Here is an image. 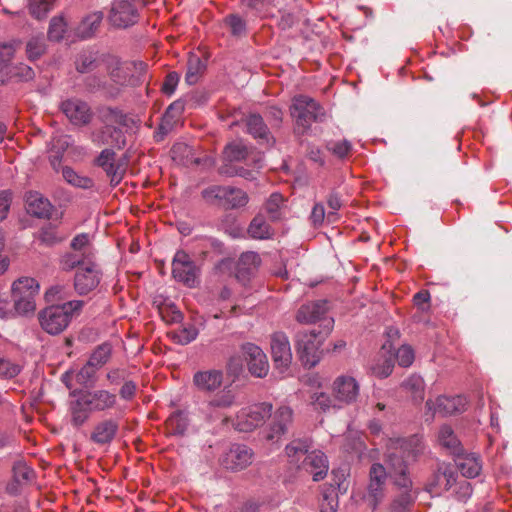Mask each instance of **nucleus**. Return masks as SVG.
<instances>
[{
	"instance_id": "473e14b6",
	"label": "nucleus",
	"mask_w": 512,
	"mask_h": 512,
	"mask_svg": "<svg viewBox=\"0 0 512 512\" xmlns=\"http://www.w3.org/2000/svg\"><path fill=\"white\" fill-rule=\"evenodd\" d=\"M103 20L101 12H93L87 15L79 24L77 34L85 39L94 35Z\"/></svg>"
},
{
	"instance_id": "c03bdc74",
	"label": "nucleus",
	"mask_w": 512,
	"mask_h": 512,
	"mask_svg": "<svg viewBox=\"0 0 512 512\" xmlns=\"http://www.w3.org/2000/svg\"><path fill=\"white\" fill-rule=\"evenodd\" d=\"M284 203V198L279 193H273L265 203V211L267 212L270 220L276 221L281 218V207Z\"/></svg>"
},
{
	"instance_id": "6ab92c4d",
	"label": "nucleus",
	"mask_w": 512,
	"mask_h": 512,
	"mask_svg": "<svg viewBox=\"0 0 512 512\" xmlns=\"http://www.w3.org/2000/svg\"><path fill=\"white\" fill-rule=\"evenodd\" d=\"M242 353L247 361L249 372L256 377H265L269 371L266 354L262 349L252 343L242 346Z\"/></svg>"
},
{
	"instance_id": "13d9d810",
	"label": "nucleus",
	"mask_w": 512,
	"mask_h": 512,
	"mask_svg": "<svg viewBox=\"0 0 512 512\" xmlns=\"http://www.w3.org/2000/svg\"><path fill=\"white\" fill-rule=\"evenodd\" d=\"M98 370V368L90 366V363L87 361V363L77 373L78 382L81 384L93 382Z\"/></svg>"
},
{
	"instance_id": "a211bd4d",
	"label": "nucleus",
	"mask_w": 512,
	"mask_h": 512,
	"mask_svg": "<svg viewBox=\"0 0 512 512\" xmlns=\"http://www.w3.org/2000/svg\"><path fill=\"white\" fill-rule=\"evenodd\" d=\"M81 395L92 413L113 410L118 405L117 395L106 389L87 390Z\"/></svg>"
},
{
	"instance_id": "f03ea898",
	"label": "nucleus",
	"mask_w": 512,
	"mask_h": 512,
	"mask_svg": "<svg viewBox=\"0 0 512 512\" xmlns=\"http://www.w3.org/2000/svg\"><path fill=\"white\" fill-rule=\"evenodd\" d=\"M308 448L305 442L298 440L287 445L285 451L291 464L311 474L314 481H321L329 469L327 457L319 450L308 452Z\"/></svg>"
},
{
	"instance_id": "c756f323",
	"label": "nucleus",
	"mask_w": 512,
	"mask_h": 512,
	"mask_svg": "<svg viewBox=\"0 0 512 512\" xmlns=\"http://www.w3.org/2000/svg\"><path fill=\"white\" fill-rule=\"evenodd\" d=\"M84 402L86 401L80 394L70 406L71 423L76 428L81 427L89 419L90 413H92L87 403Z\"/></svg>"
},
{
	"instance_id": "c9c22d12",
	"label": "nucleus",
	"mask_w": 512,
	"mask_h": 512,
	"mask_svg": "<svg viewBox=\"0 0 512 512\" xmlns=\"http://www.w3.org/2000/svg\"><path fill=\"white\" fill-rule=\"evenodd\" d=\"M39 292V284L36 279L32 277H21L12 284V295H27L36 296Z\"/></svg>"
},
{
	"instance_id": "f257e3e1",
	"label": "nucleus",
	"mask_w": 512,
	"mask_h": 512,
	"mask_svg": "<svg viewBox=\"0 0 512 512\" xmlns=\"http://www.w3.org/2000/svg\"><path fill=\"white\" fill-rule=\"evenodd\" d=\"M420 437L413 435L409 438H390L387 442V461L391 470L394 484L403 489L389 505L390 512H410L417 493L412 491V480L407 474L408 465L415 462L423 452Z\"/></svg>"
},
{
	"instance_id": "2f4dec72",
	"label": "nucleus",
	"mask_w": 512,
	"mask_h": 512,
	"mask_svg": "<svg viewBox=\"0 0 512 512\" xmlns=\"http://www.w3.org/2000/svg\"><path fill=\"white\" fill-rule=\"evenodd\" d=\"M103 57L98 58L93 53L81 54L76 60V69L80 73L96 72L102 74Z\"/></svg>"
},
{
	"instance_id": "ddd939ff",
	"label": "nucleus",
	"mask_w": 512,
	"mask_h": 512,
	"mask_svg": "<svg viewBox=\"0 0 512 512\" xmlns=\"http://www.w3.org/2000/svg\"><path fill=\"white\" fill-rule=\"evenodd\" d=\"M172 275L178 282L193 288L197 284V268L191 257L183 250L174 255L172 261Z\"/></svg>"
},
{
	"instance_id": "a878e982",
	"label": "nucleus",
	"mask_w": 512,
	"mask_h": 512,
	"mask_svg": "<svg viewBox=\"0 0 512 512\" xmlns=\"http://www.w3.org/2000/svg\"><path fill=\"white\" fill-rule=\"evenodd\" d=\"M51 204L48 199L44 198L37 192H29L26 195V209L31 215L38 218H45L50 215Z\"/></svg>"
},
{
	"instance_id": "3c124183",
	"label": "nucleus",
	"mask_w": 512,
	"mask_h": 512,
	"mask_svg": "<svg viewBox=\"0 0 512 512\" xmlns=\"http://www.w3.org/2000/svg\"><path fill=\"white\" fill-rule=\"evenodd\" d=\"M67 24L63 17H53L50 21L48 37L51 40L59 41L66 32Z\"/></svg>"
},
{
	"instance_id": "412c9836",
	"label": "nucleus",
	"mask_w": 512,
	"mask_h": 512,
	"mask_svg": "<svg viewBox=\"0 0 512 512\" xmlns=\"http://www.w3.org/2000/svg\"><path fill=\"white\" fill-rule=\"evenodd\" d=\"M457 477V473L451 465L441 464L428 483V491L440 495L457 483Z\"/></svg>"
},
{
	"instance_id": "dca6fc26",
	"label": "nucleus",
	"mask_w": 512,
	"mask_h": 512,
	"mask_svg": "<svg viewBox=\"0 0 512 512\" xmlns=\"http://www.w3.org/2000/svg\"><path fill=\"white\" fill-rule=\"evenodd\" d=\"M271 354L277 370L284 373L292 362V352L288 337L282 332L271 336Z\"/></svg>"
},
{
	"instance_id": "8fccbe9b",
	"label": "nucleus",
	"mask_w": 512,
	"mask_h": 512,
	"mask_svg": "<svg viewBox=\"0 0 512 512\" xmlns=\"http://www.w3.org/2000/svg\"><path fill=\"white\" fill-rule=\"evenodd\" d=\"M56 0H29L30 13L36 17H44L54 6Z\"/></svg>"
},
{
	"instance_id": "a19ab883",
	"label": "nucleus",
	"mask_w": 512,
	"mask_h": 512,
	"mask_svg": "<svg viewBox=\"0 0 512 512\" xmlns=\"http://www.w3.org/2000/svg\"><path fill=\"white\" fill-rule=\"evenodd\" d=\"M204 69L205 66L200 58L197 56H191L187 65V72L185 76L186 82L190 85L196 84L199 81Z\"/></svg>"
},
{
	"instance_id": "e433bc0d",
	"label": "nucleus",
	"mask_w": 512,
	"mask_h": 512,
	"mask_svg": "<svg viewBox=\"0 0 512 512\" xmlns=\"http://www.w3.org/2000/svg\"><path fill=\"white\" fill-rule=\"evenodd\" d=\"M111 355L112 346L108 343H103L93 350L88 362L90 363V366L100 369L110 360Z\"/></svg>"
},
{
	"instance_id": "0e129e2a",
	"label": "nucleus",
	"mask_w": 512,
	"mask_h": 512,
	"mask_svg": "<svg viewBox=\"0 0 512 512\" xmlns=\"http://www.w3.org/2000/svg\"><path fill=\"white\" fill-rule=\"evenodd\" d=\"M162 318L168 323H179L183 319L182 313L173 305L161 311Z\"/></svg>"
},
{
	"instance_id": "680f3d73",
	"label": "nucleus",
	"mask_w": 512,
	"mask_h": 512,
	"mask_svg": "<svg viewBox=\"0 0 512 512\" xmlns=\"http://www.w3.org/2000/svg\"><path fill=\"white\" fill-rule=\"evenodd\" d=\"M225 22L234 35H241L245 31V22L239 16L229 15L225 18Z\"/></svg>"
},
{
	"instance_id": "f3484780",
	"label": "nucleus",
	"mask_w": 512,
	"mask_h": 512,
	"mask_svg": "<svg viewBox=\"0 0 512 512\" xmlns=\"http://www.w3.org/2000/svg\"><path fill=\"white\" fill-rule=\"evenodd\" d=\"M134 0H114L112 3L109 20L118 28H126L135 24L138 20V12L133 5Z\"/></svg>"
},
{
	"instance_id": "79ce46f5",
	"label": "nucleus",
	"mask_w": 512,
	"mask_h": 512,
	"mask_svg": "<svg viewBox=\"0 0 512 512\" xmlns=\"http://www.w3.org/2000/svg\"><path fill=\"white\" fill-rule=\"evenodd\" d=\"M403 388L411 394L415 400H423L424 398V381L418 375H411L403 383Z\"/></svg>"
},
{
	"instance_id": "58836bf2",
	"label": "nucleus",
	"mask_w": 512,
	"mask_h": 512,
	"mask_svg": "<svg viewBox=\"0 0 512 512\" xmlns=\"http://www.w3.org/2000/svg\"><path fill=\"white\" fill-rule=\"evenodd\" d=\"M247 153V147L241 141H236L226 145L223 157L226 161L236 162L245 159Z\"/></svg>"
},
{
	"instance_id": "7c9ffc66",
	"label": "nucleus",
	"mask_w": 512,
	"mask_h": 512,
	"mask_svg": "<svg viewBox=\"0 0 512 512\" xmlns=\"http://www.w3.org/2000/svg\"><path fill=\"white\" fill-rule=\"evenodd\" d=\"M184 110V105L180 101H176L172 103L166 110L161 124L160 130L166 134L171 131L176 123L180 120L182 112Z\"/></svg>"
},
{
	"instance_id": "bf43d9fd",
	"label": "nucleus",
	"mask_w": 512,
	"mask_h": 512,
	"mask_svg": "<svg viewBox=\"0 0 512 512\" xmlns=\"http://www.w3.org/2000/svg\"><path fill=\"white\" fill-rule=\"evenodd\" d=\"M387 478L386 469L379 463H374L370 468L369 481L385 485Z\"/></svg>"
},
{
	"instance_id": "09e8293b",
	"label": "nucleus",
	"mask_w": 512,
	"mask_h": 512,
	"mask_svg": "<svg viewBox=\"0 0 512 512\" xmlns=\"http://www.w3.org/2000/svg\"><path fill=\"white\" fill-rule=\"evenodd\" d=\"M439 443L447 448L455 452L459 446V441L455 436L453 430L449 426H442L439 430L438 434Z\"/></svg>"
},
{
	"instance_id": "b1692460",
	"label": "nucleus",
	"mask_w": 512,
	"mask_h": 512,
	"mask_svg": "<svg viewBox=\"0 0 512 512\" xmlns=\"http://www.w3.org/2000/svg\"><path fill=\"white\" fill-rule=\"evenodd\" d=\"M252 451L245 445H233L225 454L222 464L231 470H241L252 462Z\"/></svg>"
},
{
	"instance_id": "1a4fd4ad",
	"label": "nucleus",
	"mask_w": 512,
	"mask_h": 512,
	"mask_svg": "<svg viewBox=\"0 0 512 512\" xmlns=\"http://www.w3.org/2000/svg\"><path fill=\"white\" fill-rule=\"evenodd\" d=\"M203 199L210 204L225 208H240L248 203V195L239 188L214 185L202 191Z\"/></svg>"
},
{
	"instance_id": "e2e57ef3",
	"label": "nucleus",
	"mask_w": 512,
	"mask_h": 512,
	"mask_svg": "<svg viewBox=\"0 0 512 512\" xmlns=\"http://www.w3.org/2000/svg\"><path fill=\"white\" fill-rule=\"evenodd\" d=\"M14 53V43L10 42L0 44V66H6L12 59Z\"/></svg>"
},
{
	"instance_id": "603ef678",
	"label": "nucleus",
	"mask_w": 512,
	"mask_h": 512,
	"mask_svg": "<svg viewBox=\"0 0 512 512\" xmlns=\"http://www.w3.org/2000/svg\"><path fill=\"white\" fill-rule=\"evenodd\" d=\"M326 147L333 155L340 159L348 157L352 151V145L347 140L329 142Z\"/></svg>"
},
{
	"instance_id": "20e7f679",
	"label": "nucleus",
	"mask_w": 512,
	"mask_h": 512,
	"mask_svg": "<svg viewBox=\"0 0 512 512\" xmlns=\"http://www.w3.org/2000/svg\"><path fill=\"white\" fill-rule=\"evenodd\" d=\"M236 404V391L233 388L224 387L210 399L202 402L196 411L198 416L208 423L220 422L227 424L230 422L227 410Z\"/></svg>"
},
{
	"instance_id": "cd10ccee",
	"label": "nucleus",
	"mask_w": 512,
	"mask_h": 512,
	"mask_svg": "<svg viewBox=\"0 0 512 512\" xmlns=\"http://www.w3.org/2000/svg\"><path fill=\"white\" fill-rule=\"evenodd\" d=\"M457 467L464 477L475 478L482 470V463L477 454L469 453L457 458Z\"/></svg>"
},
{
	"instance_id": "f704fd0d",
	"label": "nucleus",
	"mask_w": 512,
	"mask_h": 512,
	"mask_svg": "<svg viewBox=\"0 0 512 512\" xmlns=\"http://www.w3.org/2000/svg\"><path fill=\"white\" fill-rule=\"evenodd\" d=\"M166 429L172 435H183L188 428V417L183 411L172 413L166 420Z\"/></svg>"
},
{
	"instance_id": "0eeeda50",
	"label": "nucleus",
	"mask_w": 512,
	"mask_h": 512,
	"mask_svg": "<svg viewBox=\"0 0 512 512\" xmlns=\"http://www.w3.org/2000/svg\"><path fill=\"white\" fill-rule=\"evenodd\" d=\"M70 247L72 251L64 253L59 259V267L62 271L70 272L81 262L95 260V251L89 234L76 235L72 239Z\"/></svg>"
},
{
	"instance_id": "aec40b11",
	"label": "nucleus",
	"mask_w": 512,
	"mask_h": 512,
	"mask_svg": "<svg viewBox=\"0 0 512 512\" xmlns=\"http://www.w3.org/2000/svg\"><path fill=\"white\" fill-rule=\"evenodd\" d=\"M467 400L465 397L457 396H438L435 401L428 400L426 406L433 413L442 416L453 415L463 412L466 408Z\"/></svg>"
},
{
	"instance_id": "6e6552de",
	"label": "nucleus",
	"mask_w": 512,
	"mask_h": 512,
	"mask_svg": "<svg viewBox=\"0 0 512 512\" xmlns=\"http://www.w3.org/2000/svg\"><path fill=\"white\" fill-rule=\"evenodd\" d=\"M325 329L299 333L296 340V347L302 363L306 366H315L321 356V346L327 337Z\"/></svg>"
},
{
	"instance_id": "5fc2aeb1",
	"label": "nucleus",
	"mask_w": 512,
	"mask_h": 512,
	"mask_svg": "<svg viewBox=\"0 0 512 512\" xmlns=\"http://www.w3.org/2000/svg\"><path fill=\"white\" fill-rule=\"evenodd\" d=\"M393 370V363L391 359L386 357H380L378 362L372 366V372L379 378L388 377Z\"/></svg>"
},
{
	"instance_id": "a18cd8bd",
	"label": "nucleus",
	"mask_w": 512,
	"mask_h": 512,
	"mask_svg": "<svg viewBox=\"0 0 512 512\" xmlns=\"http://www.w3.org/2000/svg\"><path fill=\"white\" fill-rule=\"evenodd\" d=\"M170 335L174 342L181 345H187L196 339L198 330L194 325H189L171 332Z\"/></svg>"
},
{
	"instance_id": "bb28decb",
	"label": "nucleus",
	"mask_w": 512,
	"mask_h": 512,
	"mask_svg": "<svg viewBox=\"0 0 512 512\" xmlns=\"http://www.w3.org/2000/svg\"><path fill=\"white\" fill-rule=\"evenodd\" d=\"M118 431V424L112 419H106L95 425L91 440L97 444L110 443Z\"/></svg>"
},
{
	"instance_id": "72a5a7b5",
	"label": "nucleus",
	"mask_w": 512,
	"mask_h": 512,
	"mask_svg": "<svg viewBox=\"0 0 512 512\" xmlns=\"http://www.w3.org/2000/svg\"><path fill=\"white\" fill-rule=\"evenodd\" d=\"M247 129L248 132L254 137L260 140L265 141L266 143L270 142V133L266 124L264 123L262 117L257 114H252L247 119Z\"/></svg>"
},
{
	"instance_id": "2eb2a0df",
	"label": "nucleus",
	"mask_w": 512,
	"mask_h": 512,
	"mask_svg": "<svg viewBox=\"0 0 512 512\" xmlns=\"http://www.w3.org/2000/svg\"><path fill=\"white\" fill-rule=\"evenodd\" d=\"M136 64L121 62L115 56H105L102 61V74L106 73L109 79L119 86H125L131 81L132 69Z\"/></svg>"
},
{
	"instance_id": "4be33fe9",
	"label": "nucleus",
	"mask_w": 512,
	"mask_h": 512,
	"mask_svg": "<svg viewBox=\"0 0 512 512\" xmlns=\"http://www.w3.org/2000/svg\"><path fill=\"white\" fill-rule=\"evenodd\" d=\"M61 109L70 122L77 126L88 124L92 118L89 105L78 99H69L62 102Z\"/></svg>"
},
{
	"instance_id": "5701e85b",
	"label": "nucleus",
	"mask_w": 512,
	"mask_h": 512,
	"mask_svg": "<svg viewBox=\"0 0 512 512\" xmlns=\"http://www.w3.org/2000/svg\"><path fill=\"white\" fill-rule=\"evenodd\" d=\"M293 412L289 407L283 406L277 409L272 417L266 439L277 442L287 431L288 425L292 422Z\"/></svg>"
},
{
	"instance_id": "052dcab7",
	"label": "nucleus",
	"mask_w": 512,
	"mask_h": 512,
	"mask_svg": "<svg viewBox=\"0 0 512 512\" xmlns=\"http://www.w3.org/2000/svg\"><path fill=\"white\" fill-rule=\"evenodd\" d=\"M103 169L105 170L106 174L110 177L112 184L117 185L120 183L124 174V169L120 165L115 164V162L113 161L111 164H108Z\"/></svg>"
},
{
	"instance_id": "4d7b16f0",
	"label": "nucleus",
	"mask_w": 512,
	"mask_h": 512,
	"mask_svg": "<svg viewBox=\"0 0 512 512\" xmlns=\"http://www.w3.org/2000/svg\"><path fill=\"white\" fill-rule=\"evenodd\" d=\"M21 368L18 364L9 359L0 358V376L3 378H13L17 376Z\"/></svg>"
},
{
	"instance_id": "ea45409f",
	"label": "nucleus",
	"mask_w": 512,
	"mask_h": 512,
	"mask_svg": "<svg viewBox=\"0 0 512 512\" xmlns=\"http://www.w3.org/2000/svg\"><path fill=\"white\" fill-rule=\"evenodd\" d=\"M260 262V257L256 252H244L241 254L237 263L238 271L250 274L258 268Z\"/></svg>"
},
{
	"instance_id": "c85d7f7f",
	"label": "nucleus",
	"mask_w": 512,
	"mask_h": 512,
	"mask_svg": "<svg viewBox=\"0 0 512 512\" xmlns=\"http://www.w3.org/2000/svg\"><path fill=\"white\" fill-rule=\"evenodd\" d=\"M247 232L250 237L259 240L269 239L274 234L273 229L262 214H258L252 219Z\"/></svg>"
},
{
	"instance_id": "423d86ee",
	"label": "nucleus",
	"mask_w": 512,
	"mask_h": 512,
	"mask_svg": "<svg viewBox=\"0 0 512 512\" xmlns=\"http://www.w3.org/2000/svg\"><path fill=\"white\" fill-rule=\"evenodd\" d=\"M291 116L296 121V130L306 132L312 122H322L325 119L323 108L311 97L299 95L293 99L290 108Z\"/></svg>"
},
{
	"instance_id": "39448f33",
	"label": "nucleus",
	"mask_w": 512,
	"mask_h": 512,
	"mask_svg": "<svg viewBox=\"0 0 512 512\" xmlns=\"http://www.w3.org/2000/svg\"><path fill=\"white\" fill-rule=\"evenodd\" d=\"M101 118L105 125L91 133V141L97 146L107 145L118 149L123 148L126 144L125 135L114 124H124L125 115L118 109L106 108L102 110Z\"/></svg>"
},
{
	"instance_id": "774afa93",
	"label": "nucleus",
	"mask_w": 512,
	"mask_h": 512,
	"mask_svg": "<svg viewBox=\"0 0 512 512\" xmlns=\"http://www.w3.org/2000/svg\"><path fill=\"white\" fill-rule=\"evenodd\" d=\"M413 302L419 309L427 310L429 308L430 293L427 290L417 292L413 297Z\"/></svg>"
},
{
	"instance_id": "69168bd1",
	"label": "nucleus",
	"mask_w": 512,
	"mask_h": 512,
	"mask_svg": "<svg viewBox=\"0 0 512 512\" xmlns=\"http://www.w3.org/2000/svg\"><path fill=\"white\" fill-rule=\"evenodd\" d=\"M178 82H179L178 74L176 72L169 73L166 76L164 83L162 85V91L167 95L173 94L177 87Z\"/></svg>"
},
{
	"instance_id": "393cba45",
	"label": "nucleus",
	"mask_w": 512,
	"mask_h": 512,
	"mask_svg": "<svg viewBox=\"0 0 512 512\" xmlns=\"http://www.w3.org/2000/svg\"><path fill=\"white\" fill-rule=\"evenodd\" d=\"M223 382V373L220 370L198 371L193 376L194 386L205 392L217 390Z\"/></svg>"
},
{
	"instance_id": "9b49d317",
	"label": "nucleus",
	"mask_w": 512,
	"mask_h": 512,
	"mask_svg": "<svg viewBox=\"0 0 512 512\" xmlns=\"http://www.w3.org/2000/svg\"><path fill=\"white\" fill-rule=\"evenodd\" d=\"M272 415V405L258 403L242 408L236 415L234 426L241 432H251L262 426Z\"/></svg>"
},
{
	"instance_id": "49530a36",
	"label": "nucleus",
	"mask_w": 512,
	"mask_h": 512,
	"mask_svg": "<svg viewBox=\"0 0 512 512\" xmlns=\"http://www.w3.org/2000/svg\"><path fill=\"white\" fill-rule=\"evenodd\" d=\"M14 301V308L18 314L25 315L35 310V296L30 294L25 295H12Z\"/></svg>"
},
{
	"instance_id": "de8ad7c7",
	"label": "nucleus",
	"mask_w": 512,
	"mask_h": 512,
	"mask_svg": "<svg viewBox=\"0 0 512 512\" xmlns=\"http://www.w3.org/2000/svg\"><path fill=\"white\" fill-rule=\"evenodd\" d=\"M64 179L71 185L79 188H90L92 187V180L88 177L77 174L72 168L65 167L62 171Z\"/></svg>"
},
{
	"instance_id": "7ed1b4c3",
	"label": "nucleus",
	"mask_w": 512,
	"mask_h": 512,
	"mask_svg": "<svg viewBox=\"0 0 512 512\" xmlns=\"http://www.w3.org/2000/svg\"><path fill=\"white\" fill-rule=\"evenodd\" d=\"M83 306L82 300H72L62 305L47 307L39 314L40 325L47 333L57 335L63 332L71 320L80 314Z\"/></svg>"
},
{
	"instance_id": "f8f14e48",
	"label": "nucleus",
	"mask_w": 512,
	"mask_h": 512,
	"mask_svg": "<svg viewBox=\"0 0 512 512\" xmlns=\"http://www.w3.org/2000/svg\"><path fill=\"white\" fill-rule=\"evenodd\" d=\"M328 307L326 301H315L303 304L297 310L296 320L301 324H313L320 322L325 334L332 330L334 320L326 317Z\"/></svg>"
},
{
	"instance_id": "864d4df0",
	"label": "nucleus",
	"mask_w": 512,
	"mask_h": 512,
	"mask_svg": "<svg viewBox=\"0 0 512 512\" xmlns=\"http://www.w3.org/2000/svg\"><path fill=\"white\" fill-rule=\"evenodd\" d=\"M45 51V43L42 37H35L28 41L26 52L31 60L38 59Z\"/></svg>"
},
{
	"instance_id": "9d476101",
	"label": "nucleus",
	"mask_w": 512,
	"mask_h": 512,
	"mask_svg": "<svg viewBox=\"0 0 512 512\" xmlns=\"http://www.w3.org/2000/svg\"><path fill=\"white\" fill-rule=\"evenodd\" d=\"M75 269L73 286L78 295H88L97 289L102 279V271L95 260L81 262Z\"/></svg>"
},
{
	"instance_id": "37998d69",
	"label": "nucleus",
	"mask_w": 512,
	"mask_h": 512,
	"mask_svg": "<svg viewBox=\"0 0 512 512\" xmlns=\"http://www.w3.org/2000/svg\"><path fill=\"white\" fill-rule=\"evenodd\" d=\"M384 490V484L369 481L367 500L372 511L377 510L382 503L385 495Z\"/></svg>"
},
{
	"instance_id": "338daca9",
	"label": "nucleus",
	"mask_w": 512,
	"mask_h": 512,
	"mask_svg": "<svg viewBox=\"0 0 512 512\" xmlns=\"http://www.w3.org/2000/svg\"><path fill=\"white\" fill-rule=\"evenodd\" d=\"M13 76L18 77L21 81H29L34 77V71L25 64H20L13 68Z\"/></svg>"
},
{
	"instance_id": "4468645a",
	"label": "nucleus",
	"mask_w": 512,
	"mask_h": 512,
	"mask_svg": "<svg viewBox=\"0 0 512 512\" xmlns=\"http://www.w3.org/2000/svg\"><path fill=\"white\" fill-rule=\"evenodd\" d=\"M360 394V384L349 374L337 376L332 383V395L343 407L354 403Z\"/></svg>"
},
{
	"instance_id": "6e6d98bb",
	"label": "nucleus",
	"mask_w": 512,
	"mask_h": 512,
	"mask_svg": "<svg viewBox=\"0 0 512 512\" xmlns=\"http://www.w3.org/2000/svg\"><path fill=\"white\" fill-rule=\"evenodd\" d=\"M396 360L402 367H409L414 361V351L409 345H402L396 351Z\"/></svg>"
},
{
	"instance_id": "4c0bfd02",
	"label": "nucleus",
	"mask_w": 512,
	"mask_h": 512,
	"mask_svg": "<svg viewBox=\"0 0 512 512\" xmlns=\"http://www.w3.org/2000/svg\"><path fill=\"white\" fill-rule=\"evenodd\" d=\"M312 399L314 408L323 412L336 410L342 407L334 396L331 397L324 392L314 394Z\"/></svg>"
}]
</instances>
